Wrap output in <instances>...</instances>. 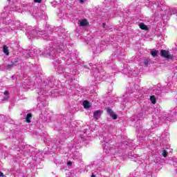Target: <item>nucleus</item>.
I'll list each match as a JSON object with an SVG mask.
<instances>
[{"instance_id": "1a4fd4ad", "label": "nucleus", "mask_w": 177, "mask_h": 177, "mask_svg": "<svg viewBox=\"0 0 177 177\" xmlns=\"http://www.w3.org/2000/svg\"><path fill=\"white\" fill-rule=\"evenodd\" d=\"M102 115V111H95L93 113V117L95 120H99Z\"/></svg>"}, {"instance_id": "393cba45", "label": "nucleus", "mask_w": 177, "mask_h": 177, "mask_svg": "<svg viewBox=\"0 0 177 177\" xmlns=\"http://www.w3.org/2000/svg\"><path fill=\"white\" fill-rule=\"evenodd\" d=\"M106 24H102V27H103V28H104V27H106Z\"/></svg>"}, {"instance_id": "c85d7f7f", "label": "nucleus", "mask_w": 177, "mask_h": 177, "mask_svg": "<svg viewBox=\"0 0 177 177\" xmlns=\"http://www.w3.org/2000/svg\"><path fill=\"white\" fill-rule=\"evenodd\" d=\"M7 1H10V0H7Z\"/></svg>"}, {"instance_id": "6ab92c4d", "label": "nucleus", "mask_w": 177, "mask_h": 177, "mask_svg": "<svg viewBox=\"0 0 177 177\" xmlns=\"http://www.w3.org/2000/svg\"><path fill=\"white\" fill-rule=\"evenodd\" d=\"M144 64H145V66H146L147 67V66L149 64V60H147V59L144 60Z\"/></svg>"}, {"instance_id": "a211bd4d", "label": "nucleus", "mask_w": 177, "mask_h": 177, "mask_svg": "<svg viewBox=\"0 0 177 177\" xmlns=\"http://www.w3.org/2000/svg\"><path fill=\"white\" fill-rule=\"evenodd\" d=\"M170 164H174V165H175V164H177V159L175 158L171 162Z\"/></svg>"}, {"instance_id": "0eeeda50", "label": "nucleus", "mask_w": 177, "mask_h": 177, "mask_svg": "<svg viewBox=\"0 0 177 177\" xmlns=\"http://www.w3.org/2000/svg\"><path fill=\"white\" fill-rule=\"evenodd\" d=\"M139 27L141 30H144L145 31H147L149 30V26L143 23H140L139 24Z\"/></svg>"}, {"instance_id": "4468645a", "label": "nucleus", "mask_w": 177, "mask_h": 177, "mask_svg": "<svg viewBox=\"0 0 177 177\" xmlns=\"http://www.w3.org/2000/svg\"><path fill=\"white\" fill-rule=\"evenodd\" d=\"M150 100H151L152 104H156V103H157V99L156 98V96H154V95L150 96Z\"/></svg>"}, {"instance_id": "9b49d317", "label": "nucleus", "mask_w": 177, "mask_h": 177, "mask_svg": "<svg viewBox=\"0 0 177 177\" xmlns=\"http://www.w3.org/2000/svg\"><path fill=\"white\" fill-rule=\"evenodd\" d=\"M31 118H32V115L31 113H28V114L26 115V122H28V123L31 122Z\"/></svg>"}, {"instance_id": "f257e3e1", "label": "nucleus", "mask_w": 177, "mask_h": 177, "mask_svg": "<svg viewBox=\"0 0 177 177\" xmlns=\"http://www.w3.org/2000/svg\"><path fill=\"white\" fill-rule=\"evenodd\" d=\"M96 128H97L96 124H91L88 129H85L84 134H80L81 139L82 140H85V139H86V136H89V135H91V132H93Z\"/></svg>"}, {"instance_id": "5701e85b", "label": "nucleus", "mask_w": 177, "mask_h": 177, "mask_svg": "<svg viewBox=\"0 0 177 177\" xmlns=\"http://www.w3.org/2000/svg\"><path fill=\"white\" fill-rule=\"evenodd\" d=\"M80 3H84L85 2V0H80Z\"/></svg>"}, {"instance_id": "dca6fc26", "label": "nucleus", "mask_w": 177, "mask_h": 177, "mask_svg": "<svg viewBox=\"0 0 177 177\" xmlns=\"http://www.w3.org/2000/svg\"><path fill=\"white\" fill-rule=\"evenodd\" d=\"M4 95H5V97L3 99V100H8V99H9V91H6L4 92Z\"/></svg>"}, {"instance_id": "f3484780", "label": "nucleus", "mask_w": 177, "mask_h": 177, "mask_svg": "<svg viewBox=\"0 0 177 177\" xmlns=\"http://www.w3.org/2000/svg\"><path fill=\"white\" fill-rule=\"evenodd\" d=\"M162 156L163 157H167V156H168V153H167V150L164 149V150L162 151Z\"/></svg>"}, {"instance_id": "2eb2a0df", "label": "nucleus", "mask_w": 177, "mask_h": 177, "mask_svg": "<svg viewBox=\"0 0 177 177\" xmlns=\"http://www.w3.org/2000/svg\"><path fill=\"white\" fill-rule=\"evenodd\" d=\"M151 55L153 57H156V56H158V50H155L151 51Z\"/></svg>"}, {"instance_id": "4be33fe9", "label": "nucleus", "mask_w": 177, "mask_h": 177, "mask_svg": "<svg viewBox=\"0 0 177 177\" xmlns=\"http://www.w3.org/2000/svg\"><path fill=\"white\" fill-rule=\"evenodd\" d=\"M80 157H81V156L77 157V156H75L73 157V159H74V160H80Z\"/></svg>"}, {"instance_id": "bb28decb", "label": "nucleus", "mask_w": 177, "mask_h": 177, "mask_svg": "<svg viewBox=\"0 0 177 177\" xmlns=\"http://www.w3.org/2000/svg\"><path fill=\"white\" fill-rule=\"evenodd\" d=\"M107 111H111V109L108 108V109H107Z\"/></svg>"}, {"instance_id": "20e7f679", "label": "nucleus", "mask_w": 177, "mask_h": 177, "mask_svg": "<svg viewBox=\"0 0 177 177\" xmlns=\"http://www.w3.org/2000/svg\"><path fill=\"white\" fill-rule=\"evenodd\" d=\"M105 166L106 165L102 160L95 161L93 164V167H95L97 171H102Z\"/></svg>"}, {"instance_id": "f03ea898", "label": "nucleus", "mask_w": 177, "mask_h": 177, "mask_svg": "<svg viewBox=\"0 0 177 177\" xmlns=\"http://www.w3.org/2000/svg\"><path fill=\"white\" fill-rule=\"evenodd\" d=\"M110 139L107 138V137L104 138V140L102 142V145L104 147V151L106 153H110L111 151V149H110Z\"/></svg>"}, {"instance_id": "cd10ccee", "label": "nucleus", "mask_w": 177, "mask_h": 177, "mask_svg": "<svg viewBox=\"0 0 177 177\" xmlns=\"http://www.w3.org/2000/svg\"><path fill=\"white\" fill-rule=\"evenodd\" d=\"M97 111H100L97 110Z\"/></svg>"}, {"instance_id": "b1692460", "label": "nucleus", "mask_w": 177, "mask_h": 177, "mask_svg": "<svg viewBox=\"0 0 177 177\" xmlns=\"http://www.w3.org/2000/svg\"><path fill=\"white\" fill-rule=\"evenodd\" d=\"M0 176L3 177V173H2L1 171H0Z\"/></svg>"}, {"instance_id": "f8f14e48", "label": "nucleus", "mask_w": 177, "mask_h": 177, "mask_svg": "<svg viewBox=\"0 0 177 177\" xmlns=\"http://www.w3.org/2000/svg\"><path fill=\"white\" fill-rule=\"evenodd\" d=\"M83 106L84 109H89L91 107V103H89V101L85 100L83 102Z\"/></svg>"}, {"instance_id": "412c9836", "label": "nucleus", "mask_w": 177, "mask_h": 177, "mask_svg": "<svg viewBox=\"0 0 177 177\" xmlns=\"http://www.w3.org/2000/svg\"><path fill=\"white\" fill-rule=\"evenodd\" d=\"M67 165H68V167H71V165H73V162L68 161V162H67Z\"/></svg>"}, {"instance_id": "7ed1b4c3", "label": "nucleus", "mask_w": 177, "mask_h": 177, "mask_svg": "<svg viewBox=\"0 0 177 177\" xmlns=\"http://www.w3.org/2000/svg\"><path fill=\"white\" fill-rule=\"evenodd\" d=\"M160 56L165 59H167V60H172L174 59V55H170L169 51L167 50H161Z\"/></svg>"}, {"instance_id": "423d86ee", "label": "nucleus", "mask_w": 177, "mask_h": 177, "mask_svg": "<svg viewBox=\"0 0 177 177\" xmlns=\"http://www.w3.org/2000/svg\"><path fill=\"white\" fill-rule=\"evenodd\" d=\"M108 115L112 118L113 120H117L118 115L113 111H108Z\"/></svg>"}, {"instance_id": "39448f33", "label": "nucleus", "mask_w": 177, "mask_h": 177, "mask_svg": "<svg viewBox=\"0 0 177 177\" xmlns=\"http://www.w3.org/2000/svg\"><path fill=\"white\" fill-rule=\"evenodd\" d=\"M133 121H136L137 124H140V121L143 120V113H140L138 114V116L134 115L132 118ZM136 128H138V125H136Z\"/></svg>"}, {"instance_id": "aec40b11", "label": "nucleus", "mask_w": 177, "mask_h": 177, "mask_svg": "<svg viewBox=\"0 0 177 177\" xmlns=\"http://www.w3.org/2000/svg\"><path fill=\"white\" fill-rule=\"evenodd\" d=\"M35 3H41L42 0H34Z\"/></svg>"}, {"instance_id": "a878e982", "label": "nucleus", "mask_w": 177, "mask_h": 177, "mask_svg": "<svg viewBox=\"0 0 177 177\" xmlns=\"http://www.w3.org/2000/svg\"><path fill=\"white\" fill-rule=\"evenodd\" d=\"M91 177H96V176L93 173Z\"/></svg>"}, {"instance_id": "6e6552de", "label": "nucleus", "mask_w": 177, "mask_h": 177, "mask_svg": "<svg viewBox=\"0 0 177 177\" xmlns=\"http://www.w3.org/2000/svg\"><path fill=\"white\" fill-rule=\"evenodd\" d=\"M80 24L81 27H85V26L89 25V22H88V20H86V19H83L80 21Z\"/></svg>"}, {"instance_id": "9d476101", "label": "nucleus", "mask_w": 177, "mask_h": 177, "mask_svg": "<svg viewBox=\"0 0 177 177\" xmlns=\"http://www.w3.org/2000/svg\"><path fill=\"white\" fill-rule=\"evenodd\" d=\"M16 63H17V61L11 62L10 64L7 66V70H12V68L15 67Z\"/></svg>"}, {"instance_id": "ddd939ff", "label": "nucleus", "mask_w": 177, "mask_h": 177, "mask_svg": "<svg viewBox=\"0 0 177 177\" xmlns=\"http://www.w3.org/2000/svg\"><path fill=\"white\" fill-rule=\"evenodd\" d=\"M3 52L5 55H9V49H8V46H6V45L3 46Z\"/></svg>"}]
</instances>
